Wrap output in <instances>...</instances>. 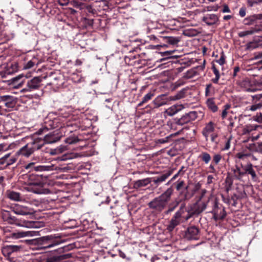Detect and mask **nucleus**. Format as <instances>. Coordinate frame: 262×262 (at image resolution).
<instances>
[{
    "mask_svg": "<svg viewBox=\"0 0 262 262\" xmlns=\"http://www.w3.org/2000/svg\"><path fill=\"white\" fill-rule=\"evenodd\" d=\"M246 14V8L244 7H243L240 8L239 11V14L242 17H243L245 16Z\"/></svg>",
    "mask_w": 262,
    "mask_h": 262,
    "instance_id": "48",
    "label": "nucleus"
},
{
    "mask_svg": "<svg viewBox=\"0 0 262 262\" xmlns=\"http://www.w3.org/2000/svg\"><path fill=\"white\" fill-rule=\"evenodd\" d=\"M214 179L213 177L211 175H209L207 177V184H210L213 182V179Z\"/></svg>",
    "mask_w": 262,
    "mask_h": 262,
    "instance_id": "55",
    "label": "nucleus"
},
{
    "mask_svg": "<svg viewBox=\"0 0 262 262\" xmlns=\"http://www.w3.org/2000/svg\"><path fill=\"white\" fill-rule=\"evenodd\" d=\"M185 208V204H181L179 210L175 212L174 215L171 217L169 225L167 227V229L169 232L173 231L174 228L178 226L182 222V219L183 217L182 215L184 213Z\"/></svg>",
    "mask_w": 262,
    "mask_h": 262,
    "instance_id": "4",
    "label": "nucleus"
},
{
    "mask_svg": "<svg viewBox=\"0 0 262 262\" xmlns=\"http://www.w3.org/2000/svg\"><path fill=\"white\" fill-rule=\"evenodd\" d=\"M254 28L256 33L262 31V21H261L259 25L255 26Z\"/></svg>",
    "mask_w": 262,
    "mask_h": 262,
    "instance_id": "51",
    "label": "nucleus"
},
{
    "mask_svg": "<svg viewBox=\"0 0 262 262\" xmlns=\"http://www.w3.org/2000/svg\"><path fill=\"white\" fill-rule=\"evenodd\" d=\"M216 62L220 65H223L225 62V57L224 54L222 53V54L219 59L216 60Z\"/></svg>",
    "mask_w": 262,
    "mask_h": 262,
    "instance_id": "46",
    "label": "nucleus"
},
{
    "mask_svg": "<svg viewBox=\"0 0 262 262\" xmlns=\"http://www.w3.org/2000/svg\"><path fill=\"white\" fill-rule=\"evenodd\" d=\"M7 196L10 200L14 201H20L21 200L20 194L14 191H8Z\"/></svg>",
    "mask_w": 262,
    "mask_h": 262,
    "instance_id": "28",
    "label": "nucleus"
},
{
    "mask_svg": "<svg viewBox=\"0 0 262 262\" xmlns=\"http://www.w3.org/2000/svg\"><path fill=\"white\" fill-rule=\"evenodd\" d=\"M72 257V254L71 253L63 254L59 255H56V257L57 259V261L60 262L63 260L69 259Z\"/></svg>",
    "mask_w": 262,
    "mask_h": 262,
    "instance_id": "37",
    "label": "nucleus"
},
{
    "mask_svg": "<svg viewBox=\"0 0 262 262\" xmlns=\"http://www.w3.org/2000/svg\"><path fill=\"white\" fill-rule=\"evenodd\" d=\"M31 145V147L34 152L35 150L40 149L45 144V141L40 138L34 139L32 142L29 143Z\"/></svg>",
    "mask_w": 262,
    "mask_h": 262,
    "instance_id": "21",
    "label": "nucleus"
},
{
    "mask_svg": "<svg viewBox=\"0 0 262 262\" xmlns=\"http://www.w3.org/2000/svg\"><path fill=\"white\" fill-rule=\"evenodd\" d=\"M257 129V127L251 125H247L244 128V133L245 134L249 133L253 130Z\"/></svg>",
    "mask_w": 262,
    "mask_h": 262,
    "instance_id": "38",
    "label": "nucleus"
},
{
    "mask_svg": "<svg viewBox=\"0 0 262 262\" xmlns=\"http://www.w3.org/2000/svg\"><path fill=\"white\" fill-rule=\"evenodd\" d=\"M173 192V190L171 187L168 188L161 195L149 202L148 207L156 213H161L167 207Z\"/></svg>",
    "mask_w": 262,
    "mask_h": 262,
    "instance_id": "2",
    "label": "nucleus"
},
{
    "mask_svg": "<svg viewBox=\"0 0 262 262\" xmlns=\"http://www.w3.org/2000/svg\"><path fill=\"white\" fill-rule=\"evenodd\" d=\"M214 129V124L212 122H209L203 129L202 133L206 141L208 140L209 134L213 132Z\"/></svg>",
    "mask_w": 262,
    "mask_h": 262,
    "instance_id": "26",
    "label": "nucleus"
},
{
    "mask_svg": "<svg viewBox=\"0 0 262 262\" xmlns=\"http://www.w3.org/2000/svg\"><path fill=\"white\" fill-rule=\"evenodd\" d=\"M218 20V16L213 13H207L204 15L202 18V20L208 25H214Z\"/></svg>",
    "mask_w": 262,
    "mask_h": 262,
    "instance_id": "17",
    "label": "nucleus"
},
{
    "mask_svg": "<svg viewBox=\"0 0 262 262\" xmlns=\"http://www.w3.org/2000/svg\"><path fill=\"white\" fill-rule=\"evenodd\" d=\"M24 77L23 75H19L12 78L9 80V85L14 89L21 88L25 83V79H23Z\"/></svg>",
    "mask_w": 262,
    "mask_h": 262,
    "instance_id": "15",
    "label": "nucleus"
},
{
    "mask_svg": "<svg viewBox=\"0 0 262 262\" xmlns=\"http://www.w3.org/2000/svg\"><path fill=\"white\" fill-rule=\"evenodd\" d=\"M249 156V154H244L242 152L237 153L236 155V157L239 159H244L245 158L248 157Z\"/></svg>",
    "mask_w": 262,
    "mask_h": 262,
    "instance_id": "47",
    "label": "nucleus"
},
{
    "mask_svg": "<svg viewBox=\"0 0 262 262\" xmlns=\"http://www.w3.org/2000/svg\"><path fill=\"white\" fill-rule=\"evenodd\" d=\"M207 104L208 107L211 109L213 112L217 110V107L215 104L214 101L212 99H208L207 101Z\"/></svg>",
    "mask_w": 262,
    "mask_h": 262,
    "instance_id": "36",
    "label": "nucleus"
},
{
    "mask_svg": "<svg viewBox=\"0 0 262 262\" xmlns=\"http://www.w3.org/2000/svg\"><path fill=\"white\" fill-rule=\"evenodd\" d=\"M222 159V156L220 154H216L213 156V161L215 164H217Z\"/></svg>",
    "mask_w": 262,
    "mask_h": 262,
    "instance_id": "44",
    "label": "nucleus"
},
{
    "mask_svg": "<svg viewBox=\"0 0 262 262\" xmlns=\"http://www.w3.org/2000/svg\"><path fill=\"white\" fill-rule=\"evenodd\" d=\"M223 12L224 13L230 12V10L229 8L228 7V6L225 5L224 6V8H223Z\"/></svg>",
    "mask_w": 262,
    "mask_h": 262,
    "instance_id": "59",
    "label": "nucleus"
},
{
    "mask_svg": "<svg viewBox=\"0 0 262 262\" xmlns=\"http://www.w3.org/2000/svg\"><path fill=\"white\" fill-rule=\"evenodd\" d=\"M242 165H243L242 164H241L240 166L236 165L235 168L232 169L234 178L238 180H241L245 176L244 170L242 167Z\"/></svg>",
    "mask_w": 262,
    "mask_h": 262,
    "instance_id": "20",
    "label": "nucleus"
},
{
    "mask_svg": "<svg viewBox=\"0 0 262 262\" xmlns=\"http://www.w3.org/2000/svg\"><path fill=\"white\" fill-rule=\"evenodd\" d=\"M42 78L40 77L36 76L27 81L26 86L20 90L21 93L31 92L38 90L41 85Z\"/></svg>",
    "mask_w": 262,
    "mask_h": 262,
    "instance_id": "6",
    "label": "nucleus"
},
{
    "mask_svg": "<svg viewBox=\"0 0 262 262\" xmlns=\"http://www.w3.org/2000/svg\"><path fill=\"white\" fill-rule=\"evenodd\" d=\"M255 33H256L254 28H252L249 30H246L244 31H241L238 33V36L240 37H243L247 35H252Z\"/></svg>",
    "mask_w": 262,
    "mask_h": 262,
    "instance_id": "31",
    "label": "nucleus"
},
{
    "mask_svg": "<svg viewBox=\"0 0 262 262\" xmlns=\"http://www.w3.org/2000/svg\"><path fill=\"white\" fill-rule=\"evenodd\" d=\"M162 37L163 39L166 40V42L171 45L177 44L179 41V39L178 38L174 37L165 36Z\"/></svg>",
    "mask_w": 262,
    "mask_h": 262,
    "instance_id": "33",
    "label": "nucleus"
},
{
    "mask_svg": "<svg viewBox=\"0 0 262 262\" xmlns=\"http://www.w3.org/2000/svg\"><path fill=\"white\" fill-rule=\"evenodd\" d=\"M238 85L246 92H254L258 90L257 83L253 78H246L239 81Z\"/></svg>",
    "mask_w": 262,
    "mask_h": 262,
    "instance_id": "7",
    "label": "nucleus"
},
{
    "mask_svg": "<svg viewBox=\"0 0 262 262\" xmlns=\"http://www.w3.org/2000/svg\"><path fill=\"white\" fill-rule=\"evenodd\" d=\"M9 223L14 224L17 226L30 228L32 227V223L27 221H20L15 216H10L9 217Z\"/></svg>",
    "mask_w": 262,
    "mask_h": 262,
    "instance_id": "16",
    "label": "nucleus"
},
{
    "mask_svg": "<svg viewBox=\"0 0 262 262\" xmlns=\"http://www.w3.org/2000/svg\"><path fill=\"white\" fill-rule=\"evenodd\" d=\"M2 102L4 103L5 106L7 108L8 111L14 108L16 103V98L11 95H3Z\"/></svg>",
    "mask_w": 262,
    "mask_h": 262,
    "instance_id": "12",
    "label": "nucleus"
},
{
    "mask_svg": "<svg viewBox=\"0 0 262 262\" xmlns=\"http://www.w3.org/2000/svg\"><path fill=\"white\" fill-rule=\"evenodd\" d=\"M33 153L34 151L31 147V145L28 143L16 152V156L17 157L29 158Z\"/></svg>",
    "mask_w": 262,
    "mask_h": 262,
    "instance_id": "11",
    "label": "nucleus"
},
{
    "mask_svg": "<svg viewBox=\"0 0 262 262\" xmlns=\"http://www.w3.org/2000/svg\"><path fill=\"white\" fill-rule=\"evenodd\" d=\"M212 69L213 70V73L215 75V77L212 79V81L214 83H217L220 77V72L219 70L215 68V65L213 64L212 66Z\"/></svg>",
    "mask_w": 262,
    "mask_h": 262,
    "instance_id": "32",
    "label": "nucleus"
},
{
    "mask_svg": "<svg viewBox=\"0 0 262 262\" xmlns=\"http://www.w3.org/2000/svg\"><path fill=\"white\" fill-rule=\"evenodd\" d=\"M239 71V68L238 67H236L234 68V72L233 73V76L235 77L236 76L237 73Z\"/></svg>",
    "mask_w": 262,
    "mask_h": 262,
    "instance_id": "58",
    "label": "nucleus"
},
{
    "mask_svg": "<svg viewBox=\"0 0 262 262\" xmlns=\"http://www.w3.org/2000/svg\"><path fill=\"white\" fill-rule=\"evenodd\" d=\"M256 149L257 151L262 154V141L257 143Z\"/></svg>",
    "mask_w": 262,
    "mask_h": 262,
    "instance_id": "53",
    "label": "nucleus"
},
{
    "mask_svg": "<svg viewBox=\"0 0 262 262\" xmlns=\"http://www.w3.org/2000/svg\"><path fill=\"white\" fill-rule=\"evenodd\" d=\"M186 93L185 89H182L179 91L176 95L172 96V100H177L184 97Z\"/></svg>",
    "mask_w": 262,
    "mask_h": 262,
    "instance_id": "34",
    "label": "nucleus"
},
{
    "mask_svg": "<svg viewBox=\"0 0 262 262\" xmlns=\"http://www.w3.org/2000/svg\"><path fill=\"white\" fill-rule=\"evenodd\" d=\"M183 108L184 106L182 104H174L166 109L164 113L167 116H172Z\"/></svg>",
    "mask_w": 262,
    "mask_h": 262,
    "instance_id": "18",
    "label": "nucleus"
},
{
    "mask_svg": "<svg viewBox=\"0 0 262 262\" xmlns=\"http://www.w3.org/2000/svg\"><path fill=\"white\" fill-rule=\"evenodd\" d=\"M180 202V201L175 200L171 202L168 206L167 210H166L164 213L166 215L170 214L171 212L173 211L174 209L178 206Z\"/></svg>",
    "mask_w": 262,
    "mask_h": 262,
    "instance_id": "29",
    "label": "nucleus"
},
{
    "mask_svg": "<svg viewBox=\"0 0 262 262\" xmlns=\"http://www.w3.org/2000/svg\"><path fill=\"white\" fill-rule=\"evenodd\" d=\"M199 230L195 226H191L185 231V238L188 240H196L199 239Z\"/></svg>",
    "mask_w": 262,
    "mask_h": 262,
    "instance_id": "13",
    "label": "nucleus"
},
{
    "mask_svg": "<svg viewBox=\"0 0 262 262\" xmlns=\"http://www.w3.org/2000/svg\"><path fill=\"white\" fill-rule=\"evenodd\" d=\"M48 130V128L47 127L45 126V127H43L42 128H40L38 131V134H42L43 133H44L45 132H46Z\"/></svg>",
    "mask_w": 262,
    "mask_h": 262,
    "instance_id": "56",
    "label": "nucleus"
},
{
    "mask_svg": "<svg viewBox=\"0 0 262 262\" xmlns=\"http://www.w3.org/2000/svg\"><path fill=\"white\" fill-rule=\"evenodd\" d=\"M256 19H257V17L256 16L249 17L245 19V21H247L245 22V24L247 25H252Z\"/></svg>",
    "mask_w": 262,
    "mask_h": 262,
    "instance_id": "39",
    "label": "nucleus"
},
{
    "mask_svg": "<svg viewBox=\"0 0 262 262\" xmlns=\"http://www.w3.org/2000/svg\"><path fill=\"white\" fill-rule=\"evenodd\" d=\"M151 182V178H147L146 179L139 180L134 182L133 187L135 189H138L139 188L145 187L147 186L148 184L150 183Z\"/></svg>",
    "mask_w": 262,
    "mask_h": 262,
    "instance_id": "24",
    "label": "nucleus"
},
{
    "mask_svg": "<svg viewBox=\"0 0 262 262\" xmlns=\"http://www.w3.org/2000/svg\"><path fill=\"white\" fill-rule=\"evenodd\" d=\"M32 191L36 194H49L50 193V190L48 189L44 188L42 185L36 184L32 188Z\"/></svg>",
    "mask_w": 262,
    "mask_h": 262,
    "instance_id": "23",
    "label": "nucleus"
},
{
    "mask_svg": "<svg viewBox=\"0 0 262 262\" xmlns=\"http://www.w3.org/2000/svg\"><path fill=\"white\" fill-rule=\"evenodd\" d=\"M38 64V62L36 58H33L31 60L28 61L24 67V69H29L33 68L35 65H37Z\"/></svg>",
    "mask_w": 262,
    "mask_h": 262,
    "instance_id": "30",
    "label": "nucleus"
},
{
    "mask_svg": "<svg viewBox=\"0 0 262 262\" xmlns=\"http://www.w3.org/2000/svg\"><path fill=\"white\" fill-rule=\"evenodd\" d=\"M79 141L77 138H69L66 140V143L69 144H72L78 142Z\"/></svg>",
    "mask_w": 262,
    "mask_h": 262,
    "instance_id": "45",
    "label": "nucleus"
},
{
    "mask_svg": "<svg viewBox=\"0 0 262 262\" xmlns=\"http://www.w3.org/2000/svg\"><path fill=\"white\" fill-rule=\"evenodd\" d=\"M257 47V45L255 42H250L246 45V49L248 50H253Z\"/></svg>",
    "mask_w": 262,
    "mask_h": 262,
    "instance_id": "43",
    "label": "nucleus"
},
{
    "mask_svg": "<svg viewBox=\"0 0 262 262\" xmlns=\"http://www.w3.org/2000/svg\"><path fill=\"white\" fill-rule=\"evenodd\" d=\"M187 189H188V186L185 187V190L187 191ZM180 195H182V194L184 195V197L182 199V200H185L187 199V191L184 192V191H182L180 192Z\"/></svg>",
    "mask_w": 262,
    "mask_h": 262,
    "instance_id": "52",
    "label": "nucleus"
},
{
    "mask_svg": "<svg viewBox=\"0 0 262 262\" xmlns=\"http://www.w3.org/2000/svg\"><path fill=\"white\" fill-rule=\"evenodd\" d=\"M206 204L200 201V198L198 201L193 204L187 210V214L184 217L185 221H188L193 215H198L206 209Z\"/></svg>",
    "mask_w": 262,
    "mask_h": 262,
    "instance_id": "5",
    "label": "nucleus"
},
{
    "mask_svg": "<svg viewBox=\"0 0 262 262\" xmlns=\"http://www.w3.org/2000/svg\"><path fill=\"white\" fill-rule=\"evenodd\" d=\"M10 208L17 215H28L33 214L35 212L33 208L18 204H13Z\"/></svg>",
    "mask_w": 262,
    "mask_h": 262,
    "instance_id": "8",
    "label": "nucleus"
},
{
    "mask_svg": "<svg viewBox=\"0 0 262 262\" xmlns=\"http://www.w3.org/2000/svg\"><path fill=\"white\" fill-rule=\"evenodd\" d=\"M260 2H262V0H251L250 1H249V3H251L250 4L251 6H253L254 4Z\"/></svg>",
    "mask_w": 262,
    "mask_h": 262,
    "instance_id": "61",
    "label": "nucleus"
},
{
    "mask_svg": "<svg viewBox=\"0 0 262 262\" xmlns=\"http://www.w3.org/2000/svg\"><path fill=\"white\" fill-rule=\"evenodd\" d=\"M7 112H8L7 109L4 108L2 106L0 105V115Z\"/></svg>",
    "mask_w": 262,
    "mask_h": 262,
    "instance_id": "60",
    "label": "nucleus"
},
{
    "mask_svg": "<svg viewBox=\"0 0 262 262\" xmlns=\"http://www.w3.org/2000/svg\"><path fill=\"white\" fill-rule=\"evenodd\" d=\"M258 106L257 105H253L251 106L250 110L252 111H256L258 108Z\"/></svg>",
    "mask_w": 262,
    "mask_h": 262,
    "instance_id": "64",
    "label": "nucleus"
},
{
    "mask_svg": "<svg viewBox=\"0 0 262 262\" xmlns=\"http://www.w3.org/2000/svg\"><path fill=\"white\" fill-rule=\"evenodd\" d=\"M8 125V123L7 122H5L3 124L0 125V132H8L11 130L10 128H8L7 126Z\"/></svg>",
    "mask_w": 262,
    "mask_h": 262,
    "instance_id": "42",
    "label": "nucleus"
},
{
    "mask_svg": "<svg viewBox=\"0 0 262 262\" xmlns=\"http://www.w3.org/2000/svg\"><path fill=\"white\" fill-rule=\"evenodd\" d=\"M172 173H173L172 169L169 170L163 173L161 175L154 177L152 182L156 185L158 186L160 184H161L162 183L165 182L166 181V180L170 176H171Z\"/></svg>",
    "mask_w": 262,
    "mask_h": 262,
    "instance_id": "14",
    "label": "nucleus"
},
{
    "mask_svg": "<svg viewBox=\"0 0 262 262\" xmlns=\"http://www.w3.org/2000/svg\"><path fill=\"white\" fill-rule=\"evenodd\" d=\"M59 139L60 138L59 136L56 135L54 132H53L46 135L43 140L45 141V144H52L56 142L59 141Z\"/></svg>",
    "mask_w": 262,
    "mask_h": 262,
    "instance_id": "22",
    "label": "nucleus"
},
{
    "mask_svg": "<svg viewBox=\"0 0 262 262\" xmlns=\"http://www.w3.org/2000/svg\"><path fill=\"white\" fill-rule=\"evenodd\" d=\"M198 117V113L196 111H191L185 114L179 119L176 123L179 125H183L194 120Z\"/></svg>",
    "mask_w": 262,
    "mask_h": 262,
    "instance_id": "10",
    "label": "nucleus"
},
{
    "mask_svg": "<svg viewBox=\"0 0 262 262\" xmlns=\"http://www.w3.org/2000/svg\"><path fill=\"white\" fill-rule=\"evenodd\" d=\"M38 232L35 231H18L13 233V236L16 238H23L25 237H32L37 236Z\"/></svg>",
    "mask_w": 262,
    "mask_h": 262,
    "instance_id": "19",
    "label": "nucleus"
},
{
    "mask_svg": "<svg viewBox=\"0 0 262 262\" xmlns=\"http://www.w3.org/2000/svg\"><path fill=\"white\" fill-rule=\"evenodd\" d=\"M24 168L25 169L28 170L29 171L33 170L35 171H52L56 169L53 164L35 166V163L34 162H31L25 165L24 166Z\"/></svg>",
    "mask_w": 262,
    "mask_h": 262,
    "instance_id": "9",
    "label": "nucleus"
},
{
    "mask_svg": "<svg viewBox=\"0 0 262 262\" xmlns=\"http://www.w3.org/2000/svg\"><path fill=\"white\" fill-rule=\"evenodd\" d=\"M199 67L193 68L187 71V72L185 73L184 77L186 79H190L197 75L198 73L196 70ZM199 68H201L203 70L204 68V66L200 67Z\"/></svg>",
    "mask_w": 262,
    "mask_h": 262,
    "instance_id": "27",
    "label": "nucleus"
},
{
    "mask_svg": "<svg viewBox=\"0 0 262 262\" xmlns=\"http://www.w3.org/2000/svg\"><path fill=\"white\" fill-rule=\"evenodd\" d=\"M230 148V140H228L226 143L225 147L224 148L225 149L227 150Z\"/></svg>",
    "mask_w": 262,
    "mask_h": 262,
    "instance_id": "62",
    "label": "nucleus"
},
{
    "mask_svg": "<svg viewBox=\"0 0 262 262\" xmlns=\"http://www.w3.org/2000/svg\"><path fill=\"white\" fill-rule=\"evenodd\" d=\"M212 86L211 84H207L205 89V94L206 96L210 95V90Z\"/></svg>",
    "mask_w": 262,
    "mask_h": 262,
    "instance_id": "50",
    "label": "nucleus"
},
{
    "mask_svg": "<svg viewBox=\"0 0 262 262\" xmlns=\"http://www.w3.org/2000/svg\"><path fill=\"white\" fill-rule=\"evenodd\" d=\"M200 157L205 164H208L211 160L210 155L206 152H203Z\"/></svg>",
    "mask_w": 262,
    "mask_h": 262,
    "instance_id": "35",
    "label": "nucleus"
},
{
    "mask_svg": "<svg viewBox=\"0 0 262 262\" xmlns=\"http://www.w3.org/2000/svg\"><path fill=\"white\" fill-rule=\"evenodd\" d=\"M42 262H58L56 255H52L43 260Z\"/></svg>",
    "mask_w": 262,
    "mask_h": 262,
    "instance_id": "40",
    "label": "nucleus"
},
{
    "mask_svg": "<svg viewBox=\"0 0 262 262\" xmlns=\"http://www.w3.org/2000/svg\"><path fill=\"white\" fill-rule=\"evenodd\" d=\"M154 96V94L151 92L148 93L146 94L142 99V103H146L150 100Z\"/></svg>",
    "mask_w": 262,
    "mask_h": 262,
    "instance_id": "41",
    "label": "nucleus"
},
{
    "mask_svg": "<svg viewBox=\"0 0 262 262\" xmlns=\"http://www.w3.org/2000/svg\"><path fill=\"white\" fill-rule=\"evenodd\" d=\"M217 8L216 7H214V6H208L206 8H205L204 9V11H212V10H214V11H216L217 10Z\"/></svg>",
    "mask_w": 262,
    "mask_h": 262,
    "instance_id": "54",
    "label": "nucleus"
},
{
    "mask_svg": "<svg viewBox=\"0 0 262 262\" xmlns=\"http://www.w3.org/2000/svg\"><path fill=\"white\" fill-rule=\"evenodd\" d=\"M242 167L244 170L245 175L247 173L250 174L253 179L256 178V174L253 169V165L251 163H248L245 166L242 165Z\"/></svg>",
    "mask_w": 262,
    "mask_h": 262,
    "instance_id": "25",
    "label": "nucleus"
},
{
    "mask_svg": "<svg viewBox=\"0 0 262 262\" xmlns=\"http://www.w3.org/2000/svg\"><path fill=\"white\" fill-rule=\"evenodd\" d=\"M217 138V135L215 134H213L211 135V140L212 142L217 143L216 141V139Z\"/></svg>",
    "mask_w": 262,
    "mask_h": 262,
    "instance_id": "57",
    "label": "nucleus"
},
{
    "mask_svg": "<svg viewBox=\"0 0 262 262\" xmlns=\"http://www.w3.org/2000/svg\"><path fill=\"white\" fill-rule=\"evenodd\" d=\"M184 185V182L183 181H178L176 186V189L177 191H180L181 189Z\"/></svg>",
    "mask_w": 262,
    "mask_h": 262,
    "instance_id": "49",
    "label": "nucleus"
},
{
    "mask_svg": "<svg viewBox=\"0 0 262 262\" xmlns=\"http://www.w3.org/2000/svg\"><path fill=\"white\" fill-rule=\"evenodd\" d=\"M200 199L201 202L206 204V209L211 207L210 212L213 214V219L215 221L222 220L226 216L225 208L219 203L217 198H214L211 194H207L206 189H201Z\"/></svg>",
    "mask_w": 262,
    "mask_h": 262,
    "instance_id": "1",
    "label": "nucleus"
},
{
    "mask_svg": "<svg viewBox=\"0 0 262 262\" xmlns=\"http://www.w3.org/2000/svg\"><path fill=\"white\" fill-rule=\"evenodd\" d=\"M61 236L56 235H46L30 241V244L37 246L38 249H46L59 245Z\"/></svg>",
    "mask_w": 262,
    "mask_h": 262,
    "instance_id": "3",
    "label": "nucleus"
},
{
    "mask_svg": "<svg viewBox=\"0 0 262 262\" xmlns=\"http://www.w3.org/2000/svg\"><path fill=\"white\" fill-rule=\"evenodd\" d=\"M181 85H182V83L180 81H177L174 83V89H176L179 86H180Z\"/></svg>",
    "mask_w": 262,
    "mask_h": 262,
    "instance_id": "63",
    "label": "nucleus"
}]
</instances>
